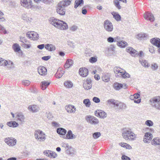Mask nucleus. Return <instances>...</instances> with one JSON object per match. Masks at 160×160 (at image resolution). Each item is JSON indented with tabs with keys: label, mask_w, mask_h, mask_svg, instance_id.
Segmentation results:
<instances>
[{
	"label": "nucleus",
	"mask_w": 160,
	"mask_h": 160,
	"mask_svg": "<svg viewBox=\"0 0 160 160\" xmlns=\"http://www.w3.org/2000/svg\"><path fill=\"white\" fill-rule=\"evenodd\" d=\"M73 63V62L72 60L68 59L64 65V68H68L72 65Z\"/></svg>",
	"instance_id": "obj_32"
},
{
	"label": "nucleus",
	"mask_w": 160,
	"mask_h": 160,
	"mask_svg": "<svg viewBox=\"0 0 160 160\" xmlns=\"http://www.w3.org/2000/svg\"><path fill=\"white\" fill-rule=\"evenodd\" d=\"M122 136L126 140L133 141L137 138V135L132 132L131 130L127 129L123 130Z\"/></svg>",
	"instance_id": "obj_1"
},
{
	"label": "nucleus",
	"mask_w": 160,
	"mask_h": 160,
	"mask_svg": "<svg viewBox=\"0 0 160 160\" xmlns=\"http://www.w3.org/2000/svg\"><path fill=\"white\" fill-rule=\"evenodd\" d=\"M101 135L100 132H96L93 134L92 136L94 139H96L99 137Z\"/></svg>",
	"instance_id": "obj_53"
},
{
	"label": "nucleus",
	"mask_w": 160,
	"mask_h": 160,
	"mask_svg": "<svg viewBox=\"0 0 160 160\" xmlns=\"http://www.w3.org/2000/svg\"><path fill=\"white\" fill-rule=\"evenodd\" d=\"M43 153L46 156L51 158H55L57 157V154L55 152L51 150L44 151Z\"/></svg>",
	"instance_id": "obj_12"
},
{
	"label": "nucleus",
	"mask_w": 160,
	"mask_h": 160,
	"mask_svg": "<svg viewBox=\"0 0 160 160\" xmlns=\"http://www.w3.org/2000/svg\"><path fill=\"white\" fill-rule=\"evenodd\" d=\"M114 18L117 21H119L121 20V16L118 13H115L113 15Z\"/></svg>",
	"instance_id": "obj_52"
},
{
	"label": "nucleus",
	"mask_w": 160,
	"mask_h": 160,
	"mask_svg": "<svg viewBox=\"0 0 160 160\" xmlns=\"http://www.w3.org/2000/svg\"><path fill=\"white\" fill-rule=\"evenodd\" d=\"M7 125L10 127L15 128L18 126V124L14 121H11L7 123Z\"/></svg>",
	"instance_id": "obj_30"
},
{
	"label": "nucleus",
	"mask_w": 160,
	"mask_h": 160,
	"mask_svg": "<svg viewBox=\"0 0 160 160\" xmlns=\"http://www.w3.org/2000/svg\"><path fill=\"white\" fill-rule=\"evenodd\" d=\"M144 18L147 20H149L151 22H153L154 20V18L153 14L151 13L147 12L144 14Z\"/></svg>",
	"instance_id": "obj_17"
},
{
	"label": "nucleus",
	"mask_w": 160,
	"mask_h": 160,
	"mask_svg": "<svg viewBox=\"0 0 160 160\" xmlns=\"http://www.w3.org/2000/svg\"><path fill=\"white\" fill-rule=\"evenodd\" d=\"M87 7H88V6L87 5V6H86L85 7H83L82 8V14H83L84 15H85L87 14V11L86 9H85V8Z\"/></svg>",
	"instance_id": "obj_59"
},
{
	"label": "nucleus",
	"mask_w": 160,
	"mask_h": 160,
	"mask_svg": "<svg viewBox=\"0 0 160 160\" xmlns=\"http://www.w3.org/2000/svg\"><path fill=\"white\" fill-rule=\"evenodd\" d=\"M152 138V135L149 132H148L145 133L143 141L145 143H148L150 142Z\"/></svg>",
	"instance_id": "obj_16"
},
{
	"label": "nucleus",
	"mask_w": 160,
	"mask_h": 160,
	"mask_svg": "<svg viewBox=\"0 0 160 160\" xmlns=\"http://www.w3.org/2000/svg\"><path fill=\"white\" fill-rule=\"evenodd\" d=\"M84 4L83 0H76L74 3V8H77L78 6H81Z\"/></svg>",
	"instance_id": "obj_28"
},
{
	"label": "nucleus",
	"mask_w": 160,
	"mask_h": 160,
	"mask_svg": "<svg viewBox=\"0 0 160 160\" xmlns=\"http://www.w3.org/2000/svg\"><path fill=\"white\" fill-rule=\"evenodd\" d=\"M22 19L24 20L28 21H31L32 18L29 17H28L27 15L25 14H23L22 16Z\"/></svg>",
	"instance_id": "obj_50"
},
{
	"label": "nucleus",
	"mask_w": 160,
	"mask_h": 160,
	"mask_svg": "<svg viewBox=\"0 0 160 160\" xmlns=\"http://www.w3.org/2000/svg\"><path fill=\"white\" fill-rule=\"evenodd\" d=\"M117 45L121 48H125L128 45L126 42L121 40L120 42H117Z\"/></svg>",
	"instance_id": "obj_38"
},
{
	"label": "nucleus",
	"mask_w": 160,
	"mask_h": 160,
	"mask_svg": "<svg viewBox=\"0 0 160 160\" xmlns=\"http://www.w3.org/2000/svg\"><path fill=\"white\" fill-rule=\"evenodd\" d=\"M121 77L124 78H129L130 77V75L127 72H125L123 73V74H122Z\"/></svg>",
	"instance_id": "obj_57"
},
{
	"label": "nucleus",
	"mask_w": 160,
	"mask_h": 160,
	"mask_svg": "<svg viewBox=\"0 0 160 160\" xmlns=\"http://www.w3.org/2000/svg\"><path fill=\"white\" fill-rule=\"evenodd\" d=\"M122 160H130V158L125 155H122Z\"/></svg>",
	"instance_id": "obj_64"
},
{
	"label": "nucleus",
	"mask_w": 160,
	"mask_h": 160,
	"mask_svg": "<svg viewBox=\"0 0 160 160\" xmlns=\"http://www.w3.org/2000/svg\"><path fill=\"white\" fill-rule=\"evenodd\" d=\"M151 143L153 145H160V138H153L152 141Z\"/></svg>",
	"instance_id": "obj_36"
},
{
	"label": "nucleus",
	"mask_w": 160,
	"mask_h": 160,
	"mask_svg": "<svg viewBox=\"0 0 160 160\" xmlns=\"http://www.w3.org/2000/svg\"><path fill=\"white\" fill-rule=\"evenodd\" d=\"M103 81L104 82H108L109 81V78L108 74H105L102 77Z\"/></svg>",
	"instance_id": "obj_45"
},
{
	"label": "nucleus",
	"mask_w": 160,
	"mask_h": 160,
	"mask_svg": "<svg viewBox=\"0 0 160 160\" xmlns=\"http://www.w3.org/2000/svg\"><path fill=\"white\" fill-rule=\"evenodd\" d=\"M65 12L66 10L63 8V7L58 5L57 9V12L60 15H65Z\"/></svg>",
	"instance_id": "obj_23"
},
{
	"label": "nucleus",
	"mask_w": 160,
	"mask_h": 160,
	"mask_svg": "<svg viewBox=\"0 0 160 160\" xmlns=\"http://www.w3.org/2000/svg\"><path fill=\"white\" fill-rule=\"evenodd\" d=\"M4 141L8 146L13 147L16 145L17 141L16 139L13 137H8L4 139Z\"/></svg>",
	"instance_id": "obj_8"
},
{
	"label": "nucleus",
	"mask_w": 160,
	"mask_h": 160,
	"mask_svg": "<svg viewBox=\"0 0 160 160\" xmlns=\"http://www.w3.org/2000/svg\"><path fill=\"white\" fill-rule=\"evenodd\" d=\"M38 70L39 74L41 75H45L47 73V69L46 68L43 66H40L39 67Z\"/></svg>",
	"instance_id": "obj_19"
},
{
	"label": "nucleus",
	"mask_w": 160,
	"mask_h": 160,
	"mask_svg": "<svg viewBox=\"0 0 160 160\" xmlns=\"http://www.w3.org/2000/svg\"><path fill=\"white\" fill-rule=\"evenodd\" d=\"M59 20L57 19L54 17H51L49 20V23L56 27L58 26Z\"/></svg>",
	"instance_id": "obj_21"
},
{
	"label": "nucleus",
	"mask_w": 160,
	"mask_h": 160,
	"mask_svg": "<svg viewBox=\"0 0 160 160\" xmlns=\"http://www.w3.org/2000/svg\"><path fill=\"white\" fill-rule=\"evenodd\" d=\"M50 82L48 81H44L41 82V87L42 89L43 90H45L48 86L50 84Z\"/></svg>",
	"instance_id": "obj_33"
},
{
	"label": "nucleus",
	"mask_w": 160,
	"mask_h": 160,
	"mask_svg": "<svg viewBox=\"0 0 160 160\" xmlns=\"http://www.w3.org/2000/svg\"><path fill=\"white\" fill-rule=\"evenodd\" d=\"M52 0H34V1L37 3H39L42 2L46 4H49Z\"/></svg>",
	"instance_id": "obj_41"
},
{
	"label": "nucleus",
	"mask_w": 160,
	"mask_h": 160,
	"mask_svg": "<svg viewBox=\"0 0 160 160\" xmlns=\"http://www.w3.org/2000/svg\"><path fill=\"white\" fill-rule=\"evenodd\" d=\"M83 103L87 107H89L91 104L90 101L88 99H84L83 101Z\"/></svg>",
	"instance_id": "obj_46"
},
{
	"label": "nucleus",
	"mask_w": 160,
	"mask_h": 160,
	"mask_svg": "<svg viewBox=\"0 0 160 160\" xmlns=\"http://www.w3.org/2000/svg\"><path fill=\"white\" fill-rule=\"evenodd\" d=\"M103 26L104 29L108 32H112L113 30V28L112 24L108 20H106L104 21Z\"/></svg>",
	"instance_id": "obj_6"
},
{
	"label": "nucleus",
	"mask_w": 160,
	"mask_h": 160,
	"mask_svg": "<svg viewBox=\"0 0 160 160\" xmlns=\"http://www.w3.org/2000/svg\"><path fill=\"white\" fill-rule=\"evenodd\" d=\"M126 50L128 52L131 54L132 56H138L140 57H142L143 55L142 51H140L139 53H138V51L131 47H128Z\"/></svg>",
	"instance_id": "obj_4"
},
{
	"label": "nucleus",
	"mask_w": 160,
	"mask_h": 160,
	"mask_svg": "<svg viewBox=\"0 0 160 160\" xmlns=\"http://www.w3.org/2000/svg\"><path fill=\"white\" fill-rule=\"evenodd\" d=\"M22 83L24 85L28 86L30 84V82L29 80H25L22 81Z\"/></svg>",
	"instance_id": "obj_58"
},
{
	"label": "nucleus",
	"mask_w": 160,
	"mask_h": 160,
	"mask_svg": "<svg viewBox=\"0 0 160 160\" xmlns=\"http://www.w3.org/2000/svg\"><path fill=\"white\" fill-rule=\"evenodd\" d=\"M57 28L61 30H67L68 28V26L66 22L60 20Z\"/></svg>",
	"instance_id": "obj_13"
},
{
	"label": "nucleus",
	"mask_w": 160,
	"mask_h": 160,
	"mask_svg": "<svg viewBox=\"0 0 160 160\" xmlns=\"http://www.w3.org/2000/svg\"><path fill=\"white\" fill-rule=\"evenodd\" d=\"M126 84H122L118 83H114L113 85V88L117 90H119L121 88H125Z\"/></svg>",
	"instance_id": "obj_24"
},
{
	"label": "nucleus",
	"mask_w": 160,
	"mask_h": 160,
	"mask_svg": "<svg viewBox=\"0 0 160 160\" xmlns=\"http://www.w3.org/2000/svg\"><path fill=\"white\" fill-rule=\"evenodd\" d=\"M84 88L87 90H89L92 87V80L90 78H88L83 84Z\"/></svg>",
	"instance_id": "obj_11"
},
{
	"label": "nucleus",
	"mask_w": 160,
	"mask_h": 160,
	"mask_svg": "<svg viewBox=\"0 0 160 160\" xmlns=\"http://www.w3.org/2000/svg\"><path fill=\"white\" fill-rule=\"evenodd\" d=\"M118 102V101H116L113 99H111L107 100V102L108 104H112L116 106V104Z\"/></svg>",
	"instance_id": "obj_43"
},
{
	"label": "nucleus",
	"mask_w": 160,
	"mask_h": 160,
	"mask_svg": "<svg viewBox=\"0 0 160 160\" xmlns=\"http://www.w3.org/2000/svg\"><path fill=\"white\" fill-rule=\"evenodd\" d=\"M34 135L35 138L37 141L43 142L46 139L45 133L40 130H37L35 131Z\"/></svg>",
	"instance_id": "obj_3"
},
{
	"label": "nucleus",
	"mask_w": 160,
	"mask_h": 160,
	"mask_svg": "<svg viewBox=\"0 0 160 160\" xmlns=\"http://www.w3.org/2000/svg\"><path fill=\"white\" fill-rule=\"evenodd\" d=\"M116 104V106L118 107L120 109H125L126 107L125 104L123 103L119 102L118 101L117 103Z\"/></svg>",
	"instance_id": "obj_39"
},
{
	"label": "nucleus",
	"mask_w": 160,
	"mask_h": 160,
	"mask_svg": "<svg viewBox=\"0 0 160 160\" xmlns=\"http://www.w3.org/2000/svg\"><path fill=\"white\" fill-rule=\"evenodd\" d=\"M145 124L149 127L152 126L153 124V122L150 120H147L145 122Z\"/></svg>",
	"instance_id": "obj_54"
},
{
	"label": "nucleus",
	"mask_w": 160,
	"mask_h": 160,
	"mask_svg": "<svg viewBox=\"0 0 160 160\" xmlns=\"http://www.w3.org/2000/svg\"><path fill=\"white\" fill-rule=\"evenodd\" d=\"M116 7L118 9H120L121 7L120 5L119 1L118 0H114L113 1Z\"/></svg>",
	"instance_id": "obj_48"
},
{
	"label": "nucleus",
	"mask_w": 160,
	"mask_h": 160,
	"mask_svg": "<svg viewBox=\"0 0 160 160\" xmlns=\"http://www.w3.org/2000/svg\"><path fill=\"white\" fill-rule=\"evenodd\" d=\"M64 85L66 87L70 88L72 87L73 83L71 81H68L64 82Z\"/></svg>",
	"instance_id": "obj_40"
},
{
	"label": "nucleus",
	"mask_w": 160,
	"mask_h": 160,
	"mask_svg": "<svg viewBox=\"0 0 160 160\" xmlns=\"http://www.w3.org/2000/svg\"><path fill=\"white\" fill-rule=\"evenodd\" d=\"M150 42L159 48L158 52L160 53V39L158 38H152L151 39Z\"/></svg>",
	"instance_id": "obj_14"
},
{
	"label": "nucleus",
	"mask_w": 160,
	"mask_h": 160,
	"mask_svg": "<svg viewBox=\"0 0 160 160\" xmlns=\"http://www.w3.org/2000/svg\"><path fill=\"white\" fill-rule=\"evenodd\" d=\"M8 63V61L3 59L2 58H0V66H6L7 64Z\"/></svg>",
	"instance_id": "obj_44"
},
{
	"label": "nucleus",
	"mask_w": 160,
	"mask_h": 160,
	"mask_svg": "<svg viewBox=\"0 0 160 160\" xmlns=\"http://www.w3.org/2000/svg\"><path fill=\"white\" fill-rule=\"evenodd\" d=\"M16 117L18 120L22 122H23L25 119L24 115L21 112L18 113Z\"/></svg>",
	"instance_id": "obj_35"
},
{
	"label": "nucleus",
	"mask_w": 160,
	"mask_h": 160,
	"mask_svg": "<svg viewBox=\"0 0 160 160\" xmlns=\"http://www.w3.org/2000/svg\"><path fill=\"white\" fill-rule=\"evenodd\" d=\"M29 110L32 112H37L38 111V108L36 105L29 106L28 107Z\"/></svg>",
	"instance_id": "obj_31"
},
{
	"label": "nucleus",
	"mask_w": 160,
	"mask_h": 160,
	"mask_svg": "<svg viewBox=\"0 0 160 160\" xmlns=\"http://www.w3.org/2000/svg\"><path fill=\"white\" fill-rule=\"evenodd\" d=\"M20 1L21 5L24 8L28 9L34 8L31 0H21Z\"/></svg>",
	"instance_id": "obj_5"
},
{
	"label": "nucleus",
	"mask_w": 160,
	"mask_h": 160,
	"mask_svg": "<svg viewBox=\"0 0 160 160\" xmlns=\"http://www.w3.org/2000/svg\"><path fill=\"white\" fill-rule=\"evenodd\" d=\"M149 101L150 104L156 110L160 111V96H156L151 99Z\"/></svg>",
	"instance_id": "obj_2"
},
{
	"label": "nucleus",
	"mask_w": 160,
	"mask_h": 160,
	"mask_svg": "<svg viewBox=\"0 0 160 160\" xmlns=\"http://www.w3.org/2000/svg\"><path fill=\"white\" fill-rule=\"evenodd\" d=\"M8 63L6 65L8 68L11 69L14 68V64L12 61H8Z\"/></svg>",
	"instance_id": "obj_47"
},
{
	"label": "nucleus",
	"mask_w": 160,
	"mask_h": 160,
	"mask_svg": "<svg viewBox=\"0 0 160 160\" xmlns=\"http://www.w3.org/2000/svg\"><path fill=\"white\" fill-rule=\"evenodd\" d=\"M20 41L22 42V44H24L25 43H27L28 42V41L25 38L22 37H20Z\"/></svg>",
	"instance_id": "obj_56"
},
{
	"label": "nucleus",
	"mask_w": 160,
	"mask_h": 160,
	"mask_svg": "<svg viewBox=\"0 0 160 160\" xmlns=\"http://www.w3.org/2000/svg\"><path fill=\"white\" fill-rule=\"evenodd\" d=\"M26 35L29 38L33 40H36L39 38L38 34L35 32H28L27 33Z\"/></svg>",
	"instance_id": "obj_9"
},
{
	"label": "nucleus",
	"mask_w": 160,
	"mask_h": 160,
	"mask_svg": "<svg viewBox=\"0 0 160 160\" xmlns=\"http://www.w3.org/2000/svg\"><path fill=\"white\" fill-rule=\"evenodd\" d=\"M65 108L67 112L69 113H74L76 111L75 107L74 106L71 105L66 106Z\"/></svg>",
	"instance_id": "obj_20"
},
{
	"label": "nucleus",
	"mask_w": 160,
	"mask_h": 160,
	"mask_svg": "<svg viewBox=\"0 0 160 160\" xmlns=\"http://www.w3.org/2000/svg\"><path fill=\"white\" fill-rule=\"evenodd\" d=\"M114 69L115 73H116V75L119 77H121L122 74L126 72L124 70L118 67H115Z\"/></svg>",
	"instance_id": "obj_15"
},
{
	"label": "nucleus",
	"mask_w": 160,
	"mask_h": 160,
	"mask_svg": "<svg viewBox=\"0 0 160 160\" xmlns=\"http://www.w3.org/2000/svg\"><path fill=\"white\" fill-rule=\"evenodd\" d=\"M71 1L69 0H63L58 3V5L63 7H66L70 4Z\"/></svg>",
	"instance_id": "obj_22"
},
{
	"label": "nucleus",
	"mask_w": 160,
	"mask_h": 160,
	"mask_svg": "<svg viewBox=\"0 0 160 160\" xmlns=\"http://www.w3.org/2000/svg\"><path fill=\"white\" fill-rule=\"evenodd\" d=\"M78 28V26L75 24L72 25L70 28V30L72 32H75L76 31Z\"/></svg>",
	"instance_id": "obj_51"
},
{
	"label": "nucleus",
	"mask_w": 160,
	"mask_h": 160,
	"mask_svg": "<svg viewBox=\"0 0 160 160\" xmlns=\"http://www.w3.org/2000/svg\"><path fill=\"white\" fill-rule=\"evenodd\" d=\"M114 38L111 37H110L107 38V41L111 43L114 42Z\"/></svg>",
	"instance_id": "obj_63"
},
{
	"label": "nucleus",
	"mask_w": 160,
	"mask_h": 160,
	"mask_svg": "<svg viewBox=\"0 0 160 160\" xmlns=\"http://www.w3.org/2000/svg\"><path fill=\"white\" fill-rule=\"evenodd\" d=\"M45 48L47 50L51 52L54 51L56 49L55 46L50 44H46Z\"/></svg>",
	"instance_id": "obj_25"
},
{
	"label": "nucleus",
	"mask_w": 160,
	"mask_h": 160,
	"mask_svg": "<svg viewBox=\"0 0 160 160\" xmlns=\"http://www.w3.org/2000/svg\"><path fill=\"white\" fill-rule=\"evenodd\" d=\"M139 62L143 66L145 67H149V65L148 62L146 60H139Z\"/></svg>",
	"instance_id": "obj_42"
},
{
	"label": "nucleus",
	"mask_w": 160,
	"mask_h": 160,
	"mask_svg": "<svg viewBox=\"0 0 160 160\" xmlns=\"http://www.w3.org/2000/svg\"><path fill=\"white\" fill-rule=\"evenodd\" d=\"M95 115L102 118H105L107 117V114L103 111L101 110H98L95 111Z\"/></svg>",
	"instance_id": "obj_10"
},
{
	"label": "nucleus",
	"mask_w": 160,
	"mask_h": 160,
	"mask_svg": "<svg viewBox=\"0 0 160 160\" xmlns=\"http://www.w3.org/2000/svg\"><path fill=\"white\" fill-rule=\"evenodd\" d=\"M64 73V72L62 70L61 68H59L55 74V76L57 78H60L62 76Z\"/></svg>",
	"instance_id": "obj_27"
},
{
	"label": "nucleus",
	"mask_w": 160,
	"mask_h": 160,
	"mask_svg": "<svg viewBox=\"0 0 160 160\" xmlns=\"http://www.w3.org/2000/svg\"><path fill=\"white\" fill-rule=\"evenodd\" d=\"M52 125L53 126L57 128L60 126V124L58 122H52Z\"/></svg>",
	"instance_id": "obj_62"
},
{
	"label": "nucleus",
	"mask_w": 160,
	"mask_h": 160,
	"mask_svg": "<svg viewBox=\"0 0 160 160\" xmlns=\"http://www.w3.org/2000/svg\"><path fill=\"white\" fill-rule=\"evenodd\" d=\"M140 97V94L136 93L134 94L133 95L131 96V97H133L135 99L139 98Z\"/></svg>",
	"instance_id": "obj_61"
},
{
	"label": "nucleus",
	"mask_w": 160,
	"mask_h": 160,
	"mask_svg": "<svg viewBox=\"0 0 160 160\" xmlns=\"http://www.w3.org/2000/svg\"><path fill=\"white\" fill-rule=\"evenodd\" d=\"M57 132L60 135H65L67 131L63 128H57Z\"/></svg>",
	"instance_id": "obj_37"
},
{
	"label": "nucleus",
	"mask_w": 160,
	"mask_h": 160,
	"mask_svg": "<svg viewBox=\"0 0 160 160\" xmlns=\"http://www.w3.org/2000/svg\"><path fill=\"white\" fill-rule=\"evenodd\" d=\"M89 62L92 63L96 62L97 61V58L95 57H91L89 59Z\"/></svg>",
	"instance_id": "obj_55"
},
{
	"label": "nucleus",
	"mask_w": 160,
	"mask_h": 160,
	"mask_svg": "<svg viewBox=\"0 0 160 160\" xmlns=\"http://www.w3.org/2000/svg\"><path fill=\"white\" fill-rule=\"evenodd\" d=\"M92 100L94 102L97 103L99 102L100 101V99L96 97H94L93 98Z\"/></svg>",
	"instance_id": "obj_60"
},
{
	"label": "nucleus",
	"mask_w": 160,
	"mask_h": 160,
	"mask_svg": "<svg viewBox=\"0 0 160 160\" xmlns=\"http://www.w3.org/2000/svg\"><path fill=\"white\" fill-rule=\"evenodd\" d=\"M76 136L73 134L71 130H69L66 135L65 138L67 139H73L76 138Z\"/></svg>",
	"instance_id": "obj_26"
},
{
	"label": "nucleus",
	"mask_w": 160,
	"mask_h": 160,
	"mask_svg": "<svg viewBox=\"0 0 160 160\" xmlns=\"http://www.w3.org/2000/svg\"><path fill=\"white\" fill-rule=\"evenodd\" d=\"M151 68L153 71L156 70L158 68V64L156 63H153L151 65Z\"/></svg>",
	"instance_id": "obj_49"
},
{
	"label": "nucleus",
	"mask_w": 160,
	"mask_h": 160,
	"mask_svg": "<svg viewBox=\"0 0 160 160\" xmlns=\"http://www.w3.org/2000/svg\"><path fill=\"white\" fill-rule=\"evenodd\" d=\"M148 38V35L146 33H139L137 35V38L141 39H146Z\"/></svg>",
	"instance_id": "obj_34"
},
{
	"label": "nucleus",
	"mask_w": 160,
	"mask_h": 160,
	"mask_svg": "<svg viewBox=\"0 0 160 160\" xmlns=\"http://www.w3.org/2000/svg\"><path fill=\"white\" fill-rule=\"evenodd\" d=\"M85 119L87 122L92 125L98 124L99 122L98 119L92 116H87L85 117Z\"/></svg>",
	"instance_id": "obj_7"
},
{
	"label": "nucleus",
	"mask_w": 160,
	"mask_h": 160,
	"mask_svg": "<svg viewBox=\"0 0 160 160\" xmlns=\"http://www.w3.org/2000/svg\"><path fill=\"white\" fill-rule=\"evenodd\" d=\"M88 69L85 68H80L79 70V74L83 77H86L88 74Z\"/></svg>",
	"instance_id": "obj_18"
},
{
	"label": "nucleus",
	"mask_w": 160,
	"mask_h": 160,
	"mask_svg": "<svg viewBox=\"0 0 160 160\" xmlns=\"http://www.w3.org/2000/svg\"><path fill=\"white\" fill-rule=\"evenodd\" d=\"M12 48L15 52H19L21 51L20 47L17 43H14L12 46Z\"/></svg>",
	"instance_id": "obj_29"
}]
</instances>
